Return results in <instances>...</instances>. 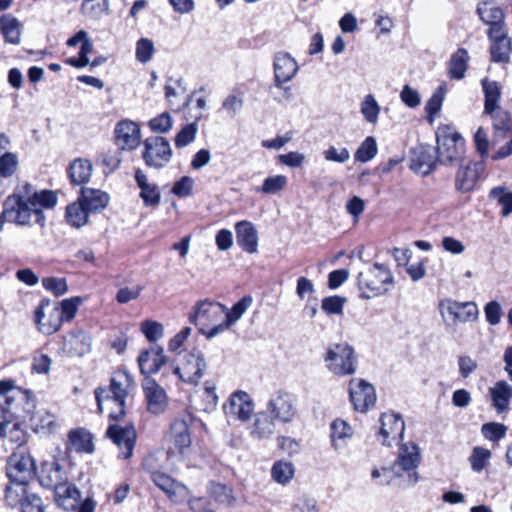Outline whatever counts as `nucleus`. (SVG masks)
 <instances>
[{
  "mask_svg": "<svg viewBox=\"0 0 512 512\" xmlns=\"http://www.w3.org/2000/svg\"><path fill=\"white\" fill-rule=\"evenodd\" d=\"M134 387V379L127 371L116 372L110 380L108 388L98 387L95 390V398L100 412L103 411V403L113 404L117 408L111 410L109 417L120 420L126 415V399L130 390Z\"/></svg>",
  "mask_w": 512,
  "mask_h": 512,
  "instance_id": "obj_1",
  "label": "nucleus"
},
{
  "mask_svg": "<svg viewBox=\"0 0 512 512\" xmlns=\"http://www.w3.org/2000/svg\"><path fill=\"white\" fill-rule=\"evenodd\" d=\"M438 162L453 166L461 164L465 156L463 137L449 126L439 127L436 132Z\"/></svg>",
  "mask_w": 512,
  "mask_h": 512,
  "instance_id": "obj_2",
  "label": "nucleus"
},
{
  "mask_svg": "<svg viewBox=\"0 0 512 512\" xmlns=\"http://www.w3.org/2000/svg\"><path fill=\"white\" fill-rule=\"evenodd\" d=\"M439 312L447 331L455 333L460 323L474 322L479 310L475 302H459L451 298L439 301Z\"/></svg>",
  "mask_w": 512,
  "mask_h": 512,
  "instance_id": "obj_3",
  "label": "nucleus"
},
{
  "mask_svg": "<svg viewBox=\"0 0 512 512\" xmlns=\"http://www.w3.org/2000/svg\"><path fill=\"white\" fill-rule=\"evenodd\" d=\"M326 368L335 376L353 375L357 370L358 358L354 348L346 343H333L324 356Z\"/></svg>",
  "mask_w": 512,
  "mask_h": 512,
  "instance_id": "obj_4",
  "label": "nucleus"
},
{
  "mask_svg": "<svg viewBox=\"0 0 512 512\" xmlns=\"http://www.w3.org/2000/svg\"><path fill=\"white\" fill-rule=\"evenodd\" d=\"M393 283L391 271L383 264L375 263L359 272L357 286L361 297L370 299L387 291L386 285Z\"/></svg>",
  "mask_w": 512,
  "mask_h": 512,
  "instance_id": "obj_5",
  "label": "nucleus"
},
{
  "mask_svg": "<svg viewBox=\"0 0 512 512\" xmlns=\"http://www.w3.org/2000/svg\"><path fill=\"white\" fill-rule=\"evenodd\" d=\"M225 306L219 302L202 300L196 303L189 313V322L198 327L206 337L209 330L225 323Z\"/></svg>",
  "mask_w": 512,
  "mask_h": 512,
  "instance_id": "obj_6",
  "label": "nucleus"
},
{
  "mask_svg": "<svg viewBox=\"0 0 512 512\" xmlns=\"http://www.w3.org/2000/svg\"><path fill=\"white\" fill-rule=\"evenodd\" d=\"M421 462L420 449L414 442L403 443L399 447L398 457L393 463L396 477L407 476L408 485H414L419 480L417 468Z\"/></svg>",
  "mask_w": 512,
  "mask_h": 512,
  "instance_id": "obj_7",
  "label": "nucleus"
},
{
  "mask_svg": "<svg viewBox=\"0 0 512 512\" xmlns=\"http://www.w3.org/2000/svg\"><path fill=\"white\" fill-rule=\"evenodd\" d=\"M142 158L151 168L161 169L172 158V149L169 141L162 136H151L145 139Z\"/></svg>",
  "mask_w": 512,
  "mask_h": 512,
  "instance_id": "obj_8",
  "label": "nucleus"
},
{
  "mask_svg": "<svg viewBox=\"0 0 512 512\" xmlns=\"http://www.w3.org/2000/svg\"><path fill=\"white\" fill-rule=\"evenodd\" d=\"M204 354L197 349L187 352L182 356L180 364L174 368L173 372L183 382L197 385L206 369Z\"/></svg>",
  "mask_w": 512,
  "mask_h": 512,
  "instance_id": "obj_9",
  "label": "nucleus"
},
{
  "mask_svg": "<svg viewBox=\"0 0 512 512\" xmlns=\"http://www.w3.org/2000/svg\"><path fill=\"white\" fill-rule=\"evenodd\" d=\"M34 322L41 333L45 335L56 333L63 322L58 305L49 299H42L34 310Z\"/></svg>",
  "mask_w": 512,
  "mask_h": 512,
  "instance_id": "obj_10",
  "label": "nucleus"
},
{
  "mask_svg": "<svg viewBox=\"0 0 512 512\" xmlns=\"http://www.w3.org/2000/svg\"><path fill=\"white\" fill-rule=\"evenodd\" d=\"M5 500L11 507L20 506L21 512H45L42 498L24 486H7Z\"/></svg>",
  "mask_w": 512,
  "mask_h": 512,
  "instance_id": "obj_11",
  "label": "nucleus"
},
{
  "mask_svg": "<svg viewBox=\"0 0 512 512\" xmlns=\"http://www.w3.org/2000/svg\"><path fill=\"white\" fill-rule=\"evenodd\" d=\"M24 403V412H30V407H34L32 395L20 389L14 390L12 380L0 381V405L3 408L14 412L15 417H22L18 410V405Z\"/></svg>",
  "mask_w": 512,
  "mask_h": 512,
  "instance_id": "obj_12",
  "label": "nucleus"
},
{
  "mask_svg": "<svg viewBox=\"0 0 512 512\" xmlns=\"http://www.w3.org/2000/svg\"><path fill=\"white\" fill-rule=\"evenodd\" d=\"M7 476L10 479L9 486L27 487L35 476V463L30 455L14 454L8 463Z\"/></svg>",
  "mask_w": 512,
  "mask_h": 512,
  "instance_id": "obj_13",
  "label": "nucleus"
},
{
  "mask_svg": "<svg viewBox=\"0 0 512 512\" xmlns=\"http://www.w3.org/2000/svg\"><path fill=\"white\" fill-rule=\"evenodd\" d=\"M266 409L275 420L290 423L297 413L295 397L288 392L277 391L270 397Z\"/></svg>",
  "mask_w": 512,
  "mask_h": 512,
  "instance_id": "obj_14",
  "label": "nucleus"
},
{
  "mask_svg": "<svg viewBox=\"0 0 512 512\" xmlns=\"http://www.w3.org/2000/svg\"><path fill=\"white\" fill-rule=\"evenodd\" d=\"M106 435L121 450V458L129 459L133 455L137 437L134 425L110 424Z\"/></svg>",
  "mask_w": 512,
  "mask_h": 512,
  "instance_id": "obj_15",
  "label": "nucleus"
},
{
  "mask_svg": "<svg viewBox=\"0 0 512 512\" xmlns=\"http://www.w3.org/2000/svg\"><path fill=\"white\" fill-rule=\"evenodd\" d=\"M349 396L356 411L366 412L376 402V392L372 384L363 379H351Z\"/></svg>",
  "mask_w": 512,
  "mask_h": 512,
  "instance_id": "obj_16",
  "label": "nucleus"
},
{
  "mask_svg": "<svg viewBox=\"0 0 512 512\" xmlns=\"http://www.w3.org/2000/svg\"><path fill=\"white\" fill-rule=\"evenodd\" d=\"M32 213V206L24 201V196L20 192L7 197L4 202L3 216L9 222L27 225Z\"/></svg>",
  "mask_w": 512,
  "mask_h": 512,
  "instance_id": "obj_17",
  "label": "nucleus"
},
{
  "mask_svg": "<svg viewBox=\"0 0 512 512\" xmlns=\"http://www.w3.org/2000/svg\"><path fill=\"white\" fill-rule=\"evenodd\" d=\"M115 144L123 151L135 150L141 141V130L137 123L131 120H121L116 124Z\"/></svg>",
  "mask_w": 512,
  "mask_h": 512,
  "instance_id": "obj_18",
  "label": "nucleus"
},
{
  "mask_svg": "<svg viewBox=\"0 0 512 512\" xmlns=\"http://www.w3.org/2000/svg\"><path fill=\"white\" fill-rule=\"evenodd\" d=\"M150 477L153 483L174 503H182L188 499V488L182 483L174 480L168 474L160 471H152Z\"/></svg>",
  "mask_w": 512,
  "mask_h": 512,
  "instance_id": "obj_19",
  "label": "nucleus"
},
{
  "mask_svg": "<svg viewBox=\"0 0 512 512\" xmlns=\"http://www.w3.org/2000/svg\"><path fill=\"white\" fill-rule=\"evenodd\" d=\"M484 171L482 162L461 164L455 175V188L461 193L471 192Z\"/></svg>",
  "mask_w": 512,
  "mask_h": 512,
  "instance_id": "obj_20",
  "label": "nucleus"
},
{
  "mask_svg": "<svg viewBox=\"0 0 512 512\" xmlns=\"http://www.w3.org/2000/svg\"><path fill=\"white\" fill-rule=\"evenodd\" d=\"M438 157L433 147L418 146L412 149L410 156V168L417 174L426 176L436 167Z\"/></svg>",
  "mask_w": 512,
  "mask_h": 512,
  "instance_id": "obj_21",
  "label": "nucleus"
},
{
  "mask_svg": "<svg viewBox=\"0 0 512 512\" xmlns=\"http://www.w3.org/2000/svg\"><path fill=\"white\" fill-rule=\"evenodd\" d=\"M193 421L194 417L190 413H184L175 418L170 426L171 440L175 448L181 453L191 445L190 426Z\"/></svg>",
  "mask_w": 512,
  "mask_h": 512,
  "instance_id": "obj_22",
  "label": "nucleus"
},
{
  "mask_svg": "<svg viewBox=\"0 0 512 512\" xmlns=\"http://www.w3.org/2000/svg\"><path fill=\"white\" fill-rule=\"evenodd\" d=\"M476 11L483 23L489 26L487 34L508 30L504 11L492 2L479 3Z\"/></svg>",
  "mask_w": 512,
  "mask_h": 512,
  "instance_id": "obj_23",
  "label": "nucleus"
},
{
  "mask_svg": "<svg viewBox=\"0 0 512 512\" xmlns=\"http://www.w3.org/2000/svg\"><path fill=\"white\" fill-rule=\"evenodd\" d=\"M274 87L291 81L298 72L296 60L288 53L280 52L274 58Z\"/></svg>",
  "mask_w": 512,
  "mask_h": 512,
  "instance_id": "obj_24",
  "label": "nucleus"
},
{
  "mask_svg": "<svg viewBox=\"0 0 512 512\" xmlns=\"http://www.w3.org/2000/svg\"><path fill=\"white\" fill-rule=\"evenodd\" d=\"M254 410V404L248 393L234 392L228 403L224 405L225 414L241 421H247Z\"/></svg>",
  "mask_w": 512,
  "mask_h": 512,
  "instance_id": "obj_25",
  "label": "nucleus"
},
{
  "mask_svg": "<svg viewBox=\"0 0 512 512\" xmlns=\"http://www.w3.org/2000/svg\"><path fill=\"white\" fill-rule=\"evenodd\" d=\"M142 386L147 400L148 411L155 415L163 413L168 405L165 390L152 378H146Z\"/></svg>",
  "mask_w": 512,
  "mask_h": 512,
  "instance_id": "obj_26",
  "label": "nucleus"
},
{
  "mask_svg": "<svg viewBox=\"0 0 512 512\" xmlns=\"http://www.w3.org/2000/svg\"><path fill=\"white\" fill-rule=\"evenodd\" d=\"M490 41L491 60L495 63H508L512 53V39L508 30L487 34Z\"/></svg>",
  "mask_w": 512,
  "mask_h": 512,
  "instance_id": "obj_27",
  "label": "nucleus"
},
{
  "mask_svg": "<svg viewBox=\"0 0 512 512\" xmlns=\"http://www.w3.org/2000/svg\"><path fill=\"white\" fill-rule=\"evenodd\" d=\"M380 423L379 435L382 437L383 445L391 446L393 440L403 437L405 424L401 416L394 413H383Z\"/></svg>",
  "mask_w": 512,
  "mask_h": 512,
  "instance_id": "obj_28",
  "label": "nucleus"
},
{
  "mask_svg": "<svg viewBox=\"0 0 512 512\" xmlns=\"http://www.w3.org/2000/svg\"><path fill=\"white\" fill-rule=\"evenodd\" d=\"M19 192L24 196L32 209H51L57 204V195L52 190L36 191L34 187L26 183Z\"/></svg>",
  "mask_w": 512,
  "mask_h": 512,
  "instance_id": "obj_29",
  "label": "nucleus"
},
{
  "mask_svg": "<svg viewBox=\"0 0 512 512\" xmlns=\"http://www.w3.org/2000/svg\"><path fill=\"white\" fill-rule=\"evenodd\" d=\"M252 301L251 296H244L236 302L230 310L225 307V323H223L222 326L218 325L214 330H209L206 334V338L212 339L235 324L250 307Z\"/></svg>",
  "mask_w": 512,
  "mask_h": 512,
  "instance_id": "obj_30",
  "label": "nucleus"
},
{
  "mask_svg": "<svg viewBox=\"0 0 512 512\" xmlns=\"http://www.w3.org/2000/svg\"><path fill=\"white\" fill-rule=\"evenodd\" d=\"M236 241L243 251L254 254L258 251V231L250 221H239L235 225Z\"/></svg>",
  "mask_w": 512,
  "mask_h": 512,
  "instance_id": "obj_31",
  "label": "nucleus"
},
{
  "mask_svg": "<svg viewBox=\"0 0 512 512\" xmlns=\"http://www.w3.org/2000/svg\"><path fill=\"white\" fill-rule=\"evenodd\" d=\"M91 350V337L85 331L77 329L64 339L63 351L69 356H84Z\"/></svg>",
  "mask_w": 512,
  "mask_h": 512,
  "instance_id": "obj_32",
  "label": "nucleus"
},
{
  "mask_svg": "<svg viewBox=\"0 0 512 512\" xmlns=\"http://www.w3.org/2000/svg\"><path fill=\"white\" fill-rule=\"evenodd\" d=\"M166 363L164 350L160 346H152L138 357V364L143 374H153Z\"/></svg>",
  "mask_w": 512,
  "mask_h": 512,
  "instance_id": "obj_33",
  "label": "nucleus"
},
{
  "mask_svg": "<svg viewBox=\"0 0 512 512\" xmlns=\"http://www.w3.org/2000/svg\"><path fill=\"white\" fill-rule=\"evenodd\" d=\"M492 406L498 414L506 413L509 410L512 400V386L505 380L497 381L489 388Z\"/></svg>",
  "mask_w": 512,
  "mask_h": 512,
  "instance_id": "obj_34",
  "label": "nucleus"
},
{
  "mask_svg": "<svg viewBox=\"0 0 512 512\" xmlns=\"http://www.w3.org/2000/svg\"><path fill=\"white\" fill-rule=\"evenodd\" d=\"M134 178L140 188V198L145 206H158L161 201L158 186L155 183H150L147 175L141 169H136Z\"/></svg>",
  "mask_w": 512,
  "mask_h": 512,
  "instance_id": "obj_35",
  "label": "nucleus"
},
{
  "mask_svg": "<svg viewBox=\"0 0 512 512\" xmlns=\"http://www.w3.org/2000/svg\"><path fill=\"white\" fill-rule=\"evenodd\" d=\"M67 480L66 474L59 463L55 461L45 462L42 465L39 481L43 487L53 489L61 486Z\"/></svg>",
  "mask_w": 512,
  "mask_h": 512,
  "instance_id": "obj_36",
  "label": "nucleus"
},
{
  "mask_svg": "<svg viewBox=\"0 0 512 512\" xmlns=\"http://www.w3.org/2000/svg\"><path fill=\"white\" fill-rule=\"evenodd\" d=\"M14 412L0 405V438H8L10 442L18 445L24 442V434L18 424L13 422Z\"/></svg>",
  "mask_w": 512,
  "mask_h": 512,
  "instance_id": "obj_37",
  "label": "nucleus"
},
{
  "mask_svg": "<svg viewBox=\"0 0 512 512\" xmlns=\"http://www.w3.org/2000/svg\"><path fill=\"white\" fill-rule=\"evenodd\" d=\"M78 199L89 213H95L107 207L110 197L106 192L99 189L82 188Z\"/></svg>",
  "mask_w": 512,
  "mask_h": 512,
  "instance_id": "obj_38",
  "label": "nucleus"
},
{
  "mask_svg": "<svg viewBox=\"0 0 512 512\" xmlns=\"http://www.w3.org/2000/svg\"><path fill=\"white\" fill-rule=\"evenodd\" d=\"M67 449L77 453H92L94 445L91 433L83 428L70 431Z\"/></svg>",
  "mask_w": 512,
  "mask_h": 512,
  "instance_id": "obj_39",
  "label": "nucleus"
},
{
  "mask_svg": "<svg viewBox=\"0 0 512 512\" xmlns=\"http://www.w3.org/2000/svg\"><path fill=\"white\" fill-rule=\"evenodd\" d=\"M34 407H30V412H25L26 415H23V418H28L31 427L36 432H53L56 426L54 415L50 414L48 411L44 409H39L34 411Z\"/></svg>",
  "mask_w": 512,
  "mask_h": 512,
  "instance_id": "obj_40",
  "label": "nucleus"
},
{
  "mask_svg": "<svg viewBox=\"0 0 512 512\" xmlns=\"http://www.w3.org/2000/svg\"><path fill=\"white\" fill-rule=\"evenodd\" d=\"M54 493L57 504L67 511L74 510L79 504L80 491L67 480Z\"/></svg>",
  "mask_w": 512,
  "mask_h": 512,
  "instance_id": "obj_41",
  "label": "nucleus"
},
{
  "mask_svg": "<svg viewBox=\"0 0 512 512\" xmlns=\"http://www.w3.org/2000/svg\"><path fill=\"white\" fill-rule=\"evenodd\" d=\"M275 432V419L267 412L260 411L255 414L251 434L258 439H268Z\"/></svg>",
  "mask_w": 512,
  "mask_h": 512,
  "instance_id": "obj_42",
  "label": "nucleus"
},
{
  "mask_svg": "<svg viewBox=\"0 0 512 512\" xmlns=\"http://www.w3.org/2000/svg\"><path fill=\"white\" fill-rule=\"evenodd\" d=\"M68 174L71 183L82 185L89 181L92 174V164L87 159H75L69 166Z\"/></svg>",
  "mask_w": 512,
  "mask_h": 512,
  "instance_id": "obj_43",
  "label": "nucleus"
},
{
  "mask_svg": "<svg viewBox=\"0 0 512 512\" xmlns=\"http://www.w3.org/2000/svg\"><path fill=\"white\" fill-rule=\"evenodd\" d=\"M482 89L485 96L484 112L491 113L495 109H499V100L501 97V87L498 82L484 78L481 81Z\"/></svg>",
  "mask_w": 512,
  "mask_h": 512,
  "instance_id": "obj_44",
  "label": "nucleus"
},
{
  "mask_svg": "<svg viewBox=\"0 0 512 512\" xmlns=\"http://www.w3.org/2000/svg\"><path fill=\"white\" fill-rule=\"evenodd\" d=\"M88 210L82 205L81 201H77L69 204L66 207L65 218L69 225L74 228H81L88 223L89 219Z\"/></svg>",
  "mask_w": 512,
  "mask_h": 512,
  "instance_id": "obj_45",
  "label": "nucleus"
},
{
  "mask_svg": "<svg viewBox=\"0 0 512 512\" xmlns=\"http://www.w3.org/2000/svg\"><path fill=\"white\" fill-rule=\"evenodd\" d=\"M353 430L344 420L336 419L331 423V445L334 450H339L351 438Z\"/></svg>",
  "mask_w": 512,
  "mask_h": 512,
  "instance_id": "obj_46",
  "label": "nucleus"
},
{
  "mask_svg": "<svg viewBox=\"0 0 512 512\" xmlns=\"http://www.w3.org/2000/svg\"><path fill=\"white\" fill-rule=\"evenodd\" d=\"M0 31L6 42L11 44L20 43V22L10 14L0 17Z\"/></svg>",
  "mask_w": 512,
  "mask_h": 512,
  "instance_id": "obj_47",
  "label": "nucleus"
},
{
  "mask_svg": "<svg viewBox=\"0 0 512 512\" xmlns=\"http://www.w3.org/2000/svg\"><path fill=\"white\" fill-rule=\"evenodd\" d=\"M469 55L466 49L459 48L452 54L449 61V76L460 80L465 76L468 67Z\"/></svg>",
  "mask_w": 512,
  "mask_h": 512,
  "instance_id": "obj_48",
  "label": "nucleus"
},
{
  "mask_svg": "<svg viewBox=\"0 0 512 512\" xmlns=\"http://www.w3.org/2000/svg\"><path fill=\"white\" fill-rule=\"evenodd\" d=\"M487 114L492 119L495 137L500 139L505 138L507 133L512 130V120L508 112L499 108Z\"/></svg>",
  "mask_w": 512,
  "mask_h": 512,
  "instance_id": "obj_49",
  "label": "nucleus"
},
{
  "mask_svg": "<svg viewBox=\"0 0 512 512\" xmlns=\"http://www.w3.org/2000/svg\"><path fill=\"white\" fill-rule=\"evenodd\" d=\"M295 475V467L287 460L276 461L271 469L272 479L281 485L288 484Z\"/></svg>",
  "mask_w": 512,
  "mask_h": 512,
  "instance_id": "obj_50",
  "label": "nucleus"
},
{
  "mask_svg": "<svg viewBox=\"0 0 512 512\" xmlns=\"http://www.w3.org/2000/svg\"><path fill=\"white\" fill-rule=\"evenodd\" d=\"M489 197L496 200L497 203L501 206V215L503 217H508L510 214H512V191H510L507 187H494L490 191Z\"/></svg>",
  "mask_w": 512,
  "mask_h": 512,
  "instance_id": "obj_51",
  "label": "nucleus"
},
{
  "mask_svg": "<svg viewBox=\"0 0 512 512\" xmlns=\"http://www.w3.org/2000/svg\"><path fill=\"white\" fill-rule=\"evenodd\" d=\"M202 118V115L195 117V121L185 125L175 136V146L177 148H184L191 144L197 135L198 124L197 122Z\"/></svg>",
  "mask_w": 512,
  "mask_h": 512,
  "instance_id": "obj_52",
  "label": "nucleus"
},
{
  "mask_svg": "<svg viewBox=\"0 0 512 512\" xmlns=\"http://www.w3.org/2000/svg\"><path fill=\"white\" fill-rule=\"evenodd\" d=\"M360 111L368 123L376 124L378 122L381 108L374 95L368 94L364 97L361 102Z\"/></svg>",
  "mask_w": 512,
  "mask_h": 512,
  "instance_id": "obj_53",
  "label": "nucleus"
},
{
  "mask_svg": "<svg viewBox=\"0 0 512 512\" xmlns=\"http://www.w3.org/2000/svg\"><path fill=\"white\" fill-rule=\"evenodd\" d=\"M208 490L210 496L219 504L225 506H232L234 504L235 498L232 495V490L226 485L212 482L210 483Z\"/></svg>",
  "mask_w": 512,
  "mask_h": 512,
  "instance_id": "obj_54",
  "label": "nucleus"
},
{
  "mask_svg": "<svg viewBox=\"0 0 512 512\" xmlns=\"http://www.w3.org/2000/svg\"><path fill=\"white\" fill-rule=\"evenodd\" d=\"M288 183V179L284 175H275L267 177L262 186L257 188L256 191L264 194H276L283 190Z\"/></svg>",
  "mask_w": 512,
  "mask_h": 512,
  "instance_id": "obj_55",
  "label": "nucleus"
},
{
  "mask_svg": "<svg viewBox=\"0 0 512 512\" xmlns=\"http://www.w3.org/2000/svg\"><path fill=\"white\" fill-rule=\"evenodd\" d=\"M377 154L376 140L369 136L359 146L355 153V159L359 162L366 163L373 159Z\"/></svg>",
  "mask_w": 512,
  "mask_h": 512,
  "instance_id": "obj_56",
  "label": "nucleus"
},
{
  "mask_svg": "<svg viewBox=\"0 0 512 512\" xmlns=\"http://www.w3.org/2000/svg\"><path fill=\"white\" fill-rule=\"evenodd\" d=\"M155 53L154 42L148 38H140L136 43L135 56L141 63H147Z\"/></svg>",
  "mask_w": 512,
  "mask_h": 512,
  "instance_id": "obj_57",
  "label": "nucleus"
},
{
  "mask_svg": "<svg viewBox=\"0 0 512 512\" xmlns=\"http://www.w3.org/2000/svg\"><path fill=\"white\" fill-rule=\"evenodd\" d=\"M18 167V158L16 154L5 152L0 156V176L7 178L12 176Z\"/></svg>",
  "mask_w": 512,
  "mask_h": 512,
  "instance_id": "obj_58",
  "label": "nucleus"
},
{
  "mask_svg": "<svg viewBox=\"0 0 512 512\" xmlns=\"http://www.w3.org/2000/svg\"><path fill=\"white\" fill-rule=\"evenodd\" d=\"M490 456L491 453L488 449L475 447L471 456L469 457L472 470L475 472L482 471L485 468Z\"/></svg>",
  "mask_w": 512,
  "mask_h": 512,
  "instance_id": "obj_59",
  "label": "nucleus"
},
{
  "mask_svg": "<svg viewBox=\"0 0 512 512\" xmlns=\"http://www.w3.org/2000/svg\"><path fill=\"white\" fill-rule=\"evenodd\" d=\"M82 299L80 297H72L68 299H64L59 307V312L61 313L62 321H71L78 310L79 304Z\"/></svg>",
  "mask_w": 512,
  "mask_h": 512,
  "instance_id": "obj_60",
  "label": "nucleus"
},
{
  "mask_svg": "<svg viewBox=\"0 0 512 512\" xmlns=\"http://www.w3.org/2000/svg\"><path fill=\"white\" fill-rule=\"evenodd\" d=\"M141 331L145 335L148 341L155 342L162 338L164 335V327L161 323L146 320L141 324Z\"/></svg>",
  "mask_w": 512,
  "mask_h": 512,
  "instance_id": "obj_61",
  "label": "nucleus"
},
{
  "mask_svg": "<svg viewBox=\"0 0 512 512\" xmlns=\"http://www.w3.org/2000/svg\"><path fill=\"white\" fill-rule=\"evenodd\" d=\"M483 436L490 441H498L505 437L507 427L501 423H486L481 428Z\"/></svg>",
  "mask_w": 512,
  "mask_h": 512,
  "instance_id": "obj_62",
  "label": "nucleus"
},
{
  "mask_svg": "<svg viewBox=\"0 0 512 512\" xmlns=\"http://www.w3.org/2000/svg\"><path fill=\"white\" fill-rule=\"evenodd\" d=\"M323 157L328 162L345 163L350 159V152L347 148L329 146L323 151Z\"/></svg>",
  "mask_w": 512,
  "mask_h": 512,
  "instance_id": "obj_63",
  "label": "nucleus"
},
{
  "mask_svg": "<svg viewBox=\"0 0 512 512\" xmlns=\"http://www.w3.org/2000/svg\"><path fill=\"white\" fill-rule=\"evenodd\" d=\"M346 299L341 296H330L322 300L321 308L327 314H342Z\"/></svg>",
  "mask_w": 512,
  "mask_h": 512,
  "instance_id": "obj_64",
  "label": "nucleus"
}]
</instances>
